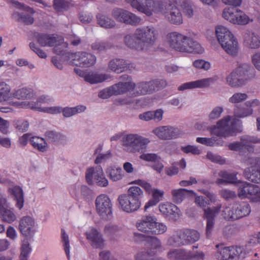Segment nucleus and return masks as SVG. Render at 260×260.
<instances>
[{
    "label": "nucleus",
    "mask_w": 260,
    "mask_h": 260,
    "mask_svg": "<svg viewBox=\"0 0 260 260\" xmlns=\"http://www.w3.org/2000/svg\"><path fill=\"white\" fill-rule=\"evenodd\" d=\"M241 121L236 118L231 121V117L227 116L218 121L212 129L211 133L217 137L211 138L198 137L196 141L207 146H222L224 141L221 137H228L240 132Z\"/></svg>",
    "instance_id": "1"
},
{
    "label": "nucleus",
    "mask_w": 260,
    "mask_h": 260,
    "mask_svg": "<svg viewBox=\"0 0 260 260\" xmlns=\"http://www.w3.org/2000/svg\"><path fill=\"white\" fill-rule=\"evenodd\" d=\"M167 40L170 46L175 50L181 52L201 54L204 49L197 42L190 37H186L177 32L168 34Z\"/></svg>",
    "instance_id": "2"
},
{
    "label": "nucleus",
    "mask_w": 260,
    "mask_h": 260,
    "mask_svg": "<svg viewBox=\"0 0 260 260\" xmlns=\"http://www.w3.org/2000/svg\"><path fill=\"white\" fill-rule=\"evenodd\" d=\"M136 236H139L142 240L145 241V246L146 251L138 253L135 256V260H164L160 257L150 258L160 251L161 242L160 240L155 236H145L141 234H135Z\"/></svg>",
    "instance_id": "3"
},
{
    "label": "nucleus",
    "mask_w": 260,
    "mask_h": 260,
    "mask_svg": "<svg viewBox=\"0 0 260 260\" xmlns=\"http://www.w3.org/2000/svg\"><path fill=\"white\" fill-rule=\"evenodd\" d=\"M200 238V233L195 230H179L169 239L168 243L170 245L179 246L194 243L198 241Z\"/></svg>",
    "instance_id": "4"
},
{
    "label": "nucleus",
    "mask_w": 260,
    "mask_h": 260,
    "mask_svg": "<svg viewBox=\"0 0 260 260\" xmlns=\"http://www.w3.org/2000/svg\"><path fill=\"white\" fill-rule=\"evenodd\" d=\"M121 78L126 79V82L115 84L109 87L101 90L99 93V96L102 99H108L112 95L122 94L128 92H131L135 89L136 85L131 82V78L127 75H123Z\"/></svg>",
    "instance_id": "5"
},
{
    "label": "nucleus",
    "mask_w": 260,
    "mask_h": 260,
    "mask_svg": "<svg viewBox=\"0 0 260 260\" xmlns=\"http://www.w3.org/2000/svg\"><path fill=\"white\" fill-rule=\"evenodd\" d=\"M131 6L147 16H151L154 12L162 11L164 4L158 0H124Z\"/></svg>",
    "instance_id": "6"
},
{
    "label": "nucleus",
    "mask_w": 260,
    "mask_h": 260,
    "mask_svg": "<svg viewBox=\"0 0 260 260\" xmlns=\"http://www.w3.org/2000/svg\"><path fill=\"white\" fill-rule=\"evenodd\" d=\"M251 69V68L248 64L243 63L240 65L226 77L228 84L232 87L242 86L248 79V75Z\"/></svg>",
    "instance_id": "7"
},
{
    "label": "nucleus",
    "mask_w": 260,
    "mask_h": 260,
    "mask_svg": "<svg viewBox=\"0 0 260 260\" xmlns=\"http://www.w3.org/2000/svg\"><path fill=\"white\" fill-rule=\"evenodd\" d=\"M149 142L148 138L137 134H128L122 138V145L132 152H139L145 149Z\"/></svg>",
    "instance_id": "8"
},
{
    "label": "nucleus",
    "mask_w": 260,
    "mask_h": 260,
    "mask_svg": "<svg viewBox=\"0 0 260 260\" xmlns=\"http://www.w3.org/2000/svg\"><path fill=\"white\" fill-rule=\"evenodd\" d=\"M228 220H237L248 216L251 212L250 205L246 202L236 203L232 208H226L224 211Z\"/></svg>",
    "instance_id": "9"
},
{
    "label": "nucleus",
    "mask_w": 260,
    "mask_h": 260,
    "mask_svg": "<svg viewBox=\"0 0 260 260\" xmlns=\"http://www.w3.org/2000/svg\"><path fill=\"white\" fill-rule=\"evenodd\" d=\"M222 16L234 24L244 25L250 21L249 16L236 7L225 8L222 12Z\"/></svg>",
    "instance_id": "10"
},
{
    "label": "nucleus",
    "mask_w": 260,
    "mask_h": 260,
    "mask_svg": "<svg viewBox=\"0 0 260 260\" xmlns=\"http://www.w3.org/2000/svg\"><path fill=\"white\" fill-rule=\"evenodd\" d=\"M238 196L242 199H248L251 202H260V188L257 185L244 182L239 187Z\"/></svg>",
    "instance_id": "11"
},
{
    "label": "nucleus",
    "mask_w": 260,
    "mask_h": 260,
    "mask_svg": "<svg viewBox=\"0 0 260 260\" xmlns=\"http://www.w3.org/2000/svg\"><path fill=\"white\" fill-rule=\"evenodd\" d=\"M157 35V31L152 26L138 28L135 31V37L140 40L145 49L148 46L153 44Z\"/></svg>",
    "instance_id": "12"
},
{
    "label": "nucleus",
    "mask_w": 260,
    "mask_h": 260,
    "mask_svg": "<svg viewBox=\"0 0 260 260\" xmlns=\"http://www.w3.org/2000/svg\"><path fill=\"white\" fill-rule=\"evenodd\" d=\"M86 179L89 185L95 183L101 187H106L108 185V181L104 176L101 166L89 168L86 173Z\"/></svg>",
    "instance_id": "13"
},
{
    "label": "nucleus",
    "mask_w": 260,
    "mask_h": 260,
    "mask_svg": "<svg viewBox=\"0 0 260 260\" xmlns=\"http://www.w3.org/2000/svg\"><path fill=\"white\" fill-rule=\"evenodd\" d=\"M260 143V138L255 136H244L241 137L240 142H234L228 145L231 150L241 151L247 149L248 151H252L254 149L251 144Z\"/></svg>",
    "instance_id": "14"
},
{
    "label": "nucleus",
    "mask_w": 260,
    "mask_h": 260,
    "mask_svg": "<svg viewBox=\"0 0 260 260\" xmlns=\"http://www.w3.org/2000/svg\"><path fill=\"white\" fill-rule=\"evenodd\" d=\"M96 210L102 217L111 216L112 214V204L109 196L105 194L98 196L95 201Z\"/></svg>",
    "instance_id": "15"
},
{
    "label": "nucleus",
    "mask_w": 260,
    "mask_h": 260,
    "mask_svg": "<svg viewBox=\"0 0 260 260\" xmlns=\"http://www.w3.org/2000/svg\"><path fill=\"white\" fill-rule=\"evenodd\" d=\"M72 64L80 67H89L93 66L96 57L93 54L85 52H78L71 54Z\"/></svg>",
    "instance_id": "16"
},
{
    "label": "nucleus",
    "mask_w": 260,
    "mask_h": 260,
    "mask_svg": "<svg viewBox=\"0 0 260 260\" xmlns=\"http://www.w3.org/2000/svg\"><path fill=\"white\" fill-rule=\"evenodd\" d=\"M168 257L170 260H203L204 254L203 252L192 254L181 249H172L168 253Z\"/></svg>",
    "instance_id": "17"
},
{
    "label": "nucleus",
    "mask_w": 260,
    "mask_h": 260,
    "mask_svg": "<svg viewBox=\"0 0 260 260\" xmlns=\"http://www.w3.org/2000/svg\"><path fill=\"white\" fill-rule=\"evenodd\" d=\"M15 4L18 8L24 10L29 13V14L24 13L14 12L12 14L13 18L16 19L18 21H21L26 25L32 24L34 22V18L32 15L35 13L34 10L29 6H26L24 4H21L18 2H15Z\"/></svg>",
    "instance_id": "18"
},
{
    "label": "nucleus",
    "mask_w": 260,
    "mask_h": 260,
    "mask_svg": "<svg viewBox=\"0 0 260 260\" xmlns=\"http://www.w3.org/2000/svg\"><path fill=\"white\" fill-rule=\"evenodd\" d=\"M164 4L162 11L154 12L153 13H161L173 24L179 25L183 22L182 14L177 7H168L167 3L161 0Z\"/></svg>",
    "instance_id": "19"
},
{
    "label": "nucleus",
    "mask_w": 260,
    "mask_h": 260,
    "mask_svg": "<svg viewBox=\"0 0 260 260\" xmlns=\"http://www.w3.org/2000/svg\"><path fill=\"white\" fill-rule=\"evenodd\" d=\"M85 109V106L83 105H78L75 107H66L63 109H62L61 107L58 106L45 107L42 109V111L44 112L51 114H58L62 112L64 117H69L76 114L83 112Z\"/></svg>",
    "instance_id": "20"
},
{
    "label": "nucleus",
    "mask_w": 260,
    "mask_h": 260,
    "mask_svg": "<svg viewBox=\"0 0 260 260\" xmlns=\"http://www.w3.org/2000/svg\"><path fill=\"white\" fill-rule=\"evenodd\" d=\"M242 252V248L241 247H224L218 250L215 256L218 260H233L239 256Z\"/></svg>",
    "instance_id": "21"
},
{
    "label": "nucleus",
    "mask_w": 260,
    "mask_h": 260,
    "mask_svg": "<svg viewBox=\"0 0 260 260\" xmlns=\"http://www.w3.org/2000/svg\"><path fill=\"white\" fill-rule=\"evenodd\" d=\"M153 133L161 140L176 139L181 135L178 128L171 126H162L154 129Z\"/></svg>",
    "instance_id": "22"
},
{
    "label": "nucleus",
    "mask_w": 260,
    "mask_h": 260,
    "mask_svg": "<svg viewBox=\"0 0 260 260\" xmlns=\"http://www.w3.org/2000/svg\"><path fill=\"white\" fill-rule=\"evenodd\" d=\"M118 200L122 210L127 213L134 212L141 206V201H136L126 194L120 195Z\"/></svg>",
    "instance_id": "23"
},
{
    "label": "nucleus",
    "mask_w": 260,
    "mask_h": 260,
    "mask_svg": "<svg viewBox=\"0 0 260 260\" xmlns=\"http://www.w3.org/2000/svg\"><path fill=\"white\" fill-rule=\"evenodd\" d=\"M86 239L90 245L95 248H103L105 240L103 235L95 228H92L85 233Z\"/></svg>",
    "instance_id": "24"
},
{
    "label": "nucleus",
    "mask_w": 260,
    "mask_h": 260,
    "mask_svg": "<svg viewBox=\"0 0 260 260\" xmlns=\"http://www.w3.org/2000/svg\"><path fill=\"white\" fill-rule=\"evenodd\" d=\"M221 208V205L220 204L211 208H208L207 209H204V216L207 220L206 235L208 238H209L211 236V231L214 224V218L216 214L220 211Z\"/></svg>",
    "instance_id": "25"
},
{
    "label": "nucleus",
    "mask_w": 260,
    "mask_h": 260,
    "mask_svg": "<svg viewBox=\"0 0 260 260\" xmlns=\"http://www.w3.org/2000/svg\"><path fill=\"white\" fill-rule=\"evenodd\" d=\"M254 158H250L248 162L251 166L245 169V177L250 181L255 183H260V167H256L255 162H252Z\"/></svg>",
    "instance_id": "26"
},
{
    "label": "nucleus",
    "mask_w": 260,
    "mask_h": 260,
    "mask_svg": "<svg viewBox=\"0 0 260 260\" xmlns=\"http://www.w3.org/2000/svg\"><path fill=\"white\" fill-rule=\"evenodd\" d=\"M159 210L166 217L175 219L180 215L179 209L174 204L166 202L159 205Z\"/></svg>",
    "instance_id": "27"
},
{
    "label": "nucleus",
    "mask_w": 260,
    "mask_h": 260,
    "mask_svg": "<svg viewBox=\"0 0 260 260\" xmlns=\"http://www.w3.org/2000/svg\"><path fill=\"white\" fill-rule=\"evenodd\" d=\"M155 216L154 215H147L142 217L136 224L138 230L148 234H151L153 223H154Z\"/></svg>",
    "instance_id": "28"
},
{
    "label": "nucleus",
    "mask_w": 260,
    "mask_h": 260,
    "mask_svg": "<svg viewBox=\"0 0 260 260\" xmlns=\"http://www.w3.org/2000/svg\"><path fill=\"white\" fill-rule=\"evenodd\" d=\"M57 35H49L47 34L38 33L36 36V39L38 43L43 47H52L57 42L58 37Z\"/></svg>",
    "instance_id": "29"
},
{
    "label": "nucleus",
    "mask_w": 260,
    "mask_h": 260,
    "mask_svg": "<svg viewBox=\"0 0 260 260\" xmlns=\"http://www.w3.org/2000/svg\"><path fill=\"white\" fill-rule=\"evenodd\" d=\"M34 226V220L29 216H24L20 220L19 229L21 233L25 236H29L33 233Z\"/></svg>",
    "instance_id": "30"
},
{
    "label": "nucleus",
    "mask_w": 260,
    "mask_h": 260,
    "mask_svg": "<svg viewBox=\"0 0 260 260\" xmlns=\"http://www.w3.org/2000/svg\"><path fill=\"white\" fill-rule=\"evenodd\" d=\"M216 37L218 42L221 46H225L226 41H228L231 39H233L235 37L232 32L226 27L223 26H218L215 29Z\"/></svg>",
    "instance_id": "31"
},
{
    "label": "nucleus",
    "mask_w": 260,
    "mask_h": 260,
    "mask_svg": "<svg viewBox=\"0 0 260 260\" xmlns=\"http://www.w3.org/2000/svg\"><path fill=\"white\" fill-rule=\"evenodd\" d=\"M212 81L211 78H206L194 81L186 82L182 84L178 88L179 90H184L188 89H193L196 88H205L209 86Z\"/></svg>",
    "instance_id": "32"
},
{
    "label": "nucleus",
    "mask_w": 260,
    "mask_h": 260,
    "mask_svg": "<svg viewBox=\"0 0 260 260\" xmlns=\"http://www.w3.org/2000/svg\"><path fill=\"white\" fill-rule=\"evenodd\" d=\"M10 193L13 196L14 200L16 202L15 207L21 210L24 206V193L22 188L16 185L9 189Z\"/></svg>",
    "instance_id": "33"
},
{
    "label": "nucleus",
    "mask_w": 260,
    "mask_h": 260,
    "mask_svg": "<svg viewBox=\"0 0 260 260\" xmlns=\"http://www.w3.org/2000/svg\"><path fill=\"white\" fill-rule=\"evenodd\" d=\"M124 42L125 45L131 49L139 51L145 50L140 40L135 37V32L132 35H126L124 38Z\"/></svg>",
    "instance_id": "34"
},
{
    "label": "nucleus",
    "mask_w": 260,
    "mask_h": 260,
    "mask_svg": "<svg viewBox=\"0 0 260 260\" xmlns=\"http://www.w3.org/2000/svg\"><path fill=\"white\" fill-rule=\"evenodd\" d=\"M54 52L60 56H66L67 57L71 58V54L72 53L67 52L68 45L64 42V39L62 37H58L57 42L54 46Z\"/></svg>",
    "instance_id": "35"
},
{
    "label": "nucleus",
    "mask_w": 260,
    "mask_h": 260,
    "mask_svg": "<svg viewBox=\"0 0 260 260\" xmlns=\"http://www.w3.org/2000/svg\"><path fill=\"white\" fill-rule=\"evenodd\" d=\"M110 69L117 73H120L129 68V63L122 59H114L109 63Z\"/></svg>",
    "instance_id": "36"
},
{
    "label": "nucleus",
    "mask_w": 260,
    "mask_h": 260,
    "mask_svg": "<svg viewBox=\"0 0 260 260\" xmlns=\"http://www.w3.org/2000/svg\"><path fill=\"white\" fill-rule=\"evenodd\" d=\"M244 42L246 46L252 49L257 48L260 46L259 37L251 31H248L245 34Z\"/></svg>",
    "instance_id": "37"
},
{
    "label": "nucleus",
    "mask_w": 260,
    "mask_h": 260,
    "mask_svg": "<svg viewBox=\"0 0 260 260\" xmlns=\"http://www.w3.org/2000/svg\"><path fill=\"white\" fill-rule=\"evenodd\" d=\"M154 91H155V87L152 81L148 82H141L138 84L137 87V91L135 96L150 94Z\"/></svg>",
    "instance_id": "38"
},
{
    "label": "nucleus",
    "mask_w": 260,
    "mask_h": 260,
    "mask_svg": "<svg viewBox=\"0 0 260 260\" xmlns=\"http://www.w3.org/2000/svg\"><path fill=\"white\" fill-rule=\"evenodd\" d=\"M110 78L105 74H98L96 72H89L85 77V81L91 84L101 83Z\"/></svg>",
    "instance_id": "39"
},
{
    "label": "nucleus",
    "mask_w": 260,
    "mask_h": 260,
    "mask_svg": "<svg viewBox=\"0 0 260 260\" xmlns=\"http://www.w3.org/2000/svg\"><path fill=\"white\" fill-rule=\"evenodd\" d=\"M10 86L6 82H0V103L8 101L13 98Z\"/></svg>",
    "instance_id": "40"
},
{
    "label": "nucleus",
    "mask_w": 260,
    "mask_h": 260,
    "mask_svg": "<svg viewBox=\"0 0 260 260\" xmlns=\"http://www.w3.org/2000/svg\"><path fill=\"white\" fill-rule=\"evenodd\" d=\"M121 23L129 24L132 26H136L140 24L141 19L135 14L125 10Z\"/></svg>",
    "instance_id": "41"
},
{
    "label": "nucleus",
    "mask_w": 260,
    "mask_h": 260,
    "mask_svg": "<svg viewBox=\"0 0 260 260\" xmlns=\"http://www.w3.org/2000/svg\"><path fill=\"white\" fill-rule=\"evenodd\" d=\"M187 193L195 194L193 190H188L185 188L174 189L172 191L173 200L176 203H180L185 198Z\"/></svg>",
    "instance_id": "42"
},
{
    "label": "nucleus",
    "mask_w": 260,
    "mask_h": 260,
    "mask_svg": "<svg viewBox=\"0 0 260 260\" xmlns=\"http://www.w3.org/2000/svg\"><path fill=\"white\" fill-rule=\"evenodd\" d=\"M35 94L31 88H22L13 93V98L19 100L30 99L34 98Z\"/></svg>",
    "instance_id": "43"
},
{
    "label": "nucleus",
    "mask_w": 260,
    "mask_h": 260,
    "mask_svg": "<svg viewBox=\"0 0 260 260\" xmlns=\"http://www.w3.org/2000/svg\"><path fill=\"white\" fill-rule=\"evenodd\" d=\"M107 173L111 180L117 181L123 177V171L120 167L115 166H111L107 169Z\"/></svg>",
    "instance_id": "44"
},
{
    "label": "nucleus",
    "mask_w": 260,
    "mask_h": 260,
    "mask_svg": "<svg viewBox=\"0 0 260 260\" xmlns=\"http://www.w3.org/2000/svg\"><path fill=\"white\" fill-rule=\"evenodd\" d=\"M98 23L101 26L106 28H111L115 26V22L110 17L103 14L96 15Z\"/></svg>",
    "instance_id": "45"
},
{
    "label": "nucleus",
    "mask_w": 260,
    "mask_h": 260,
    "mask_svg": "<svg viewBox=\"0 0 260 260\" xmlns=\"http://www.w3.org/2000/svg\"><path fill=\"white\" fill-rule=\"evenodd\" d=\"M237 173H230L225 171H220L218 175L222 179H218L216 182L218 184H222L223 182L235 183L237 180Z\"/></svg>",
    "instance_id": "46"
},
{
    "label": "nucleus",
    "mask_w": 260,
    "mask_h": 260,
    "mask_svg": "<svg viewBox=\"0 0 260 260\" xmlns=\"http://www.w3.org/2000/svg\"><path fill=\"white\" fill-rule=\"evenodd\" d=\"M226 44L225 46H221L222 48L224 50L229 54L231 55H235L238 51V43L235 37L233 39H231L229 41L225 42Z\"/></svg>",
    "instance_id": "47"
},
{
    "label": "nucleus",
    "mask_w": 260,
    "mask_h": 260,
    "mask_svg": "<svg viewBox=\"0 0 260 260\" xmlns=\"http://www.w3.org/2000/svg\"><path fill=\"white\" fill-rule=\"evenodd\" d=\"M30 143L35 149L44 152L46 150L47 144L43 138L39 137H31L30 139Z\"/></svg>",
    "instance_id": "48"
},
{
    "label": "nucleus",
    "mask_w": 260,
    "mask_h": 260,
    "mask_svg": "<svg viewBox=\"0 0 260 260\" xmlns=\"http://www.w3.org/2000/svg\"><path fill=\"white\" fill-rule=\"evenodd\" d=\"M126 194L137 201H141V199L143 198L144 196L143 191L142 189L139 187L136 186L130 187Z\"/></svg>",
    "instance_id": "49"
},
{
    "label": "nucleus",
    "mask_w": 260,
    "mask_h": 260,
    "mask_svg": "<svg viewBox=\"0 0 260 260\" xmlns=\"http://www.w3.org/2000/svg\"><path fill=\"white\" fill-rule=\"evenodd\" d=\"M252 112V109L245 106V103L242 106H237L234 109L235 116L239 118H243L250 115Z\"/></svg>",
    "instance_id": "50"
},
{
    "label": "nucleus",
    "mask_w": 260,
    "mask_h": 260,
    "mask_svg": "<svg viewBox=\"0 0 260 260\" xmlns=\"http://www.w3.org/2000/svg\"><path fill=\"white\" fill-rule=\"evenodd\" d=\"M0 217L3 221L8 223L13 222L17 219V217L14 212L13 210L7 209L3 210L0 214Z\"/></svg>",
    "instance_id": "51"
},
{
    "label": "nucleus",
    "mask_w": 260,
    "mask_h": 260,
    "mask_svg": "<svg viewBox=\"0 0 260 260\" xmlns=\"http://www.w3.org/2000/svg\"><path fill=\"white\" fill-rule=\"evenodd\" d=\"M151 235H160L164 234L167 230V226L161 222H157V218L155 217L154 223H153Z\"/></svg>",
    "instance_id": "52"
},
{
    "label": "nucleus",
    "mask_w": 260,
    "mask_h": 260,
    "mask_svg": "<svg viewBox=\"0 0 260 260\" xmlns=\"http://www.w3.org/2000/svg\"><path fill=\"white\" fill-rule=\"evenodd\" d=\"M183 10L184 14L190 18L193 15V5L190 0H185L180 6Z\"/></svg>",
    "instance_id": "53"
},
{
    "label": "nucleus",
    "mask_w": 260,
    "mask_h": 260,
    "mask_svg": "<svg viewBox=\"0 0 260 260\" xmlns=\"http://www.w3.org/2000/svg\"><path fill=\"white\" fill-rule=\"evenodd\" d=\"M61 240L63 243L64 249L68 257L69 260L70 256V243L69 240V236L66 233L64 230L61 229Z\"/></svg>",
    "instance_id": "54"
},
{
    "label": "nucleus",
    "mask_w": 260,
    "mask_h": 260,
    "mask_svg": "<svg viewBox=\"0 0 260 260\" xmlns=\"http://www.w3.org/2000/svg\"><path fill=\"white\" fill-rule=\"evenodd\" d=\"M248 98L247 95L244 93L237 92L234 93L230 99L229 102L231 103L236 104L242 102Z\"/></svg>",
    "instance_id": "55"
},
{
    "label": "nucleus",
    "mask_w": 260,
    "mask_h": 260,
    "mask_svg": "<svg viewBox=\"0 0 260 260\" xmlns=\"http://www.w3.org/2000/svg\"><path fill=\"white\" fill-rule=\"evenodd\" d=\"M119 231L120 229L117 225L112 224H109L106 225L104 229L105 234L107 236L110 237H113L115 235H116Z\"/></svg>",
    "instance_id": "56"
},
{
    "label": "nucleus",
    "mask_w": 260,
    "mask_h": 260,
    "mask_svg": "<svg viewBox=\"0 0 260 260\" xmlns=\"http://www.w3.org/2000/svg\"><path fill=\"white\" fill-rule=\"evenodd\" d=\"M109 48V44L104 42L96 41L91 44L92 49L98 52L104 51Z\"/></svg>",
    "instance_id": "57"
},
{
    "label": "nucleus",
    "mask_w": 260,
    "mask_h": 260,
    "mask_svg": "<svg viewBox=\"0 0 260 260\" xmlns=\"http://www.w3.org/2000/svg\"><path fill=\"white\" fill-rule=\"evenodd\" d=\"M14 125L19 132L23 133L28 130L29 123L26 121L18 120L14 121Z\"/></svg>",
    "instance_id": "58"
},
{
    "label": "nucleus",
    "mask_w": 260,
    "mask_h": 260,
    "mask_svg": "<svg viewBox=\"0 0 260 260\" xmlns=\"http://www.w3.org/2000/svg\"><path fill=\"white\" fill-rule=\"evenodd\" d=\"M60 134L56 133L54 131H48L45 133L46 139L49 142H55L61 138Z\"/></svg>",
    "instance_id": "59"
},
{
    "label": "nucleus",
    "mask_w": 260,
    "mask_h": 260,
    "mask_svg": "<svg viewBox=\"0 0 260 260\" xmlns=\"http://www.w3.org/2000/svg\"><path fill=\"white\" fill-rule=\"evenodd\" d=\"M53 7L57 12L66 10L68 7V4L64 0H54Z\"/></svg>",
    "instance_id": "60"
},
{
    "label": "nucleus",
    "mask_w": 260,
    "mask_h": 260,
    "mask_svg": "<svg viewBox=\"0 0 260 260\" xmlns=\"http://www.w3.org/2000/svg\"><path fill=\"white\" fill-rule=\"evenodd\" d=\"M193 66L198 69L208 70L210 68V63L203 59L196 60L193 62Z\"/></svg>",
    "instance_id": "61"
},
{
    "label": "nucleus",
    "mask_w": 260,
    "mask_h": 260,
    "mask_svg": "<svg viewBox=\"0 0 260 260\" xmlns=\"http://www.w3.org/2000/svg\"><path fill=\"white\" fill-rule=\"evenodd\" d=\"M125 10L121 8H114L112 11V15L117 21L121 22Z\"/></svg>",
    "instance_id": "62"
},
{
    "label": "nucleus",
    "mask_w": 260,
    "mask_h": 260,
    "mask_svg": "<svg viewBox=\"0 0 260 260\" xmlns=\"http://www.w3.org/2000/svg\"><path fill=\"white\" fill-rule=\"evenodd\" d=\"M181 150L185 153H191L192 154L198 155L201 153V151L197 147L189 145L181 147Z\"/></svg>",
    "instance_id": "63"
},
{
    "label": "nucleus",
    "mask_w": 260,
    "mask_h": 260,
    "mask_svg": "<svg viewBox=\"0 0 260 260\" xmlns=\"http://www.w3.org/2000/svg\"><path fill=\"white\" fill-rule=\"evenodd\" d=\"M29 47L30 49L35 52L40 57L42 58H45L47 57V54L43 50L37 46L34 43H30Z\"/></svg>",
    "instance_id": "64"
}]
</instances>
